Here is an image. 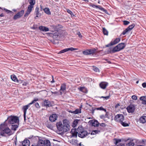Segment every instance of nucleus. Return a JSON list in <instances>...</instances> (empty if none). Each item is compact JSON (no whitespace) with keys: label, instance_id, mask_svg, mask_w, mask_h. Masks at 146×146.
Returning a JSON list of instances; mask_svg holds the SVG:
<instances>
[{"label":"nucleus","instance_id":"obj_1","mask_svg":"<svg viewBox=\"0 0 146 146\" xmlns=\"http://www.w3.org/2000/svg\"><path fill=\"white\" fill-rule=\"evenodd\" d=\"M0 129L4 132H1L0 133V136H5V134L4 132L9 135L13 134L11 130L7 127V125L5 122L0 125Z\"/></svg>","mask_w":146,"mask_h":146},{"label":"nucleus","instance_id":"obj_2","mask_svg":"<svg viewBox=\"0 0 146 146\" xmlns=\"http://www.w3.org/2000/svg\"><path fill=\"white\" fill-rule=\"evenodd\" d=\"M78 131V136L81 138H83L86 137L88 134L87 131L85 130L82 126L79 127L77 129Z\"/></svg>","mask_w":146,"mask_h":146},{"label":"nucleus","instance_id":"obj_3","mask_svg":"<svg viewBox=\"0 0 146 146\" xmlns=\"http://www.w3.org/2000/svg\"><path fill=\"white\" fill-rule=\"evenodd\" d=\"M126 45L124 43H121L118 44L114 47L110 51V53H114L123 49L125 46Z\"/></svg>","mask_w":146,"mask_h":146},{"label":"nucleus","instance_id":"obj_4","mask_svg":"<svg viewBox=\"0 0 146 146\" xmlns=\"http://www.w3.org/2000/svg\"><path fill=\"white\" fill-rule=\"evenodd\" d=\"M56 126L58 129L60 131L66 132L69 131L70 127L63 125L61 122H59L56 123Z\"/></svg>","mask_w":146,"mask_h":146},{"label":"nucleus","instance_id":"obj_5","mask_svg":"<svg viewBox=\"0 0 146 146\" xmlns=\"http://www.w3.org/2000/svg\"><path fill=\"white\" fill-rule=\"evenodd\" d=\"M7 121L10 124H14L18 122L19 119L17 116H11L8 118Z\"/></svg>","mask_w":146,"mask_h":146},{"label":"nucleus","instance_id":"obj_6","mask_svg":"<svg viewBox=\"0 0 146 146\" xmlns=\"http://www.w3.org/2000/svg\"><path fill=\"white\" fill-rule=\"evenodd\" d=\"M38 100V99L37 100H35L32 101L28 105L23 106V109L24 111V120H26V114L27 112V109L29 107V105H31L33 104V103L35 102L36 101Z\"/></svg>","mask_w":146,"mask_h":146},{"label":"nucleus","instance_id":"obj_7","mask_svg":"<svg viewBox=\"0 0 146 146\" xmlns=\"http://www.w3.org/2000/svg\"><path fill=\"white\" fill-rule=\"evenodd\" d=\"M124 117L122 114H117L115 117L114 119L116 121L120 123L124 120Z\"/></svg>","mask_w":146,"mask_h":146},{"label":"nucleus","instance_id":"obj_8","mask_svg":"<svg viewBox=\"0 0 146 146\" xmlns=\"http://www.w3.org/2000/svg\"><path fill=\"white\" fill-rule=\"evenodd\" d=\"M135 24L134 23L130 25L125 30H124L121 34V35H124L129 31H130L135 26Z\"/></svg>","mask_w":146,"mask_h":146},{"label":"nucleus","instance_id":"obj_9","mask_svg":"<svg viewBox=\"0 0 146 146\" xmlns=\"http://www.w3.org/2000/svg\"><path fill=\"white\" fill-rule=\"evenodd\" d=\"M47 34L51 36H52L53 38L55 40H58L60 37V34L58 31H56L53 34L50 33H48Z\"/></svg>","mask_w":146,"mask_h":146},{"label":"nucleus","instance_id":"obj_10","mask_svg":"<svg viewBox=\"0 0 146 146\" xmlns=\"http://www.w3.org/2000/svg\"><path fill=\"white\" fill-rule=\"evenodd\" d=\"M135 107L134 105L131 104L127 108L128 112L129 113H133L134 112Z\"/></svg>","mask_w":146,"mask_h":146},{"label":"nucleus","instance_id":"obj_11","mask_svg":"<svg viewBox=\"0 0 146 146\" xmlns=\"http://www.w3.org/2000/svg\"><path fill=\"white\" fill-rule=\"evenodd\" d=\"M24 13V10H22L17 13L13 17V19L14 20H17V19L20 18L23 15Z\"/></svg>","mask_w":146,"mask_h":146},{"label":"nucleus","instance_id":"obj_12","mask_svg":"<svg viewBox=\"0 0 146 146\" xmlns=\"http://www.w3.org/2000/svg\"><path fill=\"white\" fill-rule=\"evenodd\" d=\"M92 7L94 8H98L100 10H101L103 12L105 13H106L107 14L108 13V11L104 9V8L102 7L100 5H97L92 4Z\"/></svg>","mask_w":146,"mask_h":146},{"label":"nucleus","instance_id":"obj_13","mask_svg":"<svg viewBox=\"0 0 146 146\" xmlns=\"http://www.w3.org/2000/svg\"><path fill=\"white\" fill-rule=\"evenodd\" d=\"M33 7L34 6H32L29 5L28 6L27 12L24 15L25 17L27 16L30 13Z\"/></svg>","mask_w":146,"mask_h":146},{"label":"nucleus","instance_id":"obj_14","mask_svg":"<svg viewBox=\"0 0 146 146\" xmlns=\"http://www.w3.org/2000/svg\"><path fill=\"white\" fill-rule=\"evenodd\" d=\"M78 50L77 48H74L72 47H71L68 48H65L60 51L58 53L59 54L62 53L69 50L73 51Z\"/></svg>","mask_w":146,"mask_h":146},{"label":"nucleus","instance_id":"obj_15","mask_svg":"<svg viewBox=\"0 0 146 146\" xmlns=\"http://www.w3.org/2000/svg\"><path fill=\"white\" fill-rule=\"evenodd\" d=\"M108 85V83L104 82H102L100 83L99 86L101 88L103 89H105L106 88Z\"/></svg>","mask_w":146,"mask_h":146},{"label":"nucleus","instance_id":"obj_16","mask_svg":"<svg viewBox=\"0 0 146 146\" xmlns=\"http://www.w3.org/2000/svg\"><path fill=\"white\" fill-rule=\"evenodd\" d=\"M42 106L47 108L52 106V105L50 101L45 100L43 102Z\"/></svg>","mask_w":146,"mask_h":146},{"label":"nucleus","instance_id":"obj_17","mask_svg":"<svg viewBox=\"0 0 146 146\" xmlns=\"http://www.w3.org/2000/svg\"><path fill=\"white\" fill-rule=\"evenodd\" d=\"M98 110H102L105 112H106V110L103 108L102 107H100L98 108H92V114H93V113L95 111Z\"/></svg>","mask_w":146,"mask_h":146},{"label":"nucleus","instance_id":"obj_18","mask_svg":"<svg viewBox=\"0 0 146 146\" xmlns=\"http://www.w3.org/2000/svg\"><path fill=\"white\" fill-rule=\"evenodd\" d=\"M57 117L56 114H53L50 116L49 117L50 120L51 122H54L56 120Z\"/></svg>","mask_w":146,"mask_h":146},{"label":"nucleus","instance_id":"obj_19","mask_svg":"<svg viewBox=\"0 0 146 146\" xmlns=\"http://www.w3.org/2000/svg\"><path fill=\"white\" fill-rule=\"evenodd\" d=\"M71 133L72 135V136L77 137V134H78V131H77V129H72L71 130Z\"/></svg>","mask_w":146,"mask_h":146},{"label":"nucleus","instance_id":"obj_20","mask_svg":"<svg viewBox=\"0 0 146 146\" xmlns=\"http://www.w3.org/2000/svg\"><path fill=\"white\" fill-rule=\"evenodd\" d=\"M100 124V123L96 120H92V127H98Z\"/></svg>","mask_w":146,"mask_h":146},{"label":"nucleus","instance_id":"obj_21","mask_svg":"<svg viewBox=\"0 0 146 146\" xmlns=\"http://www.w3.org/2000/svg\"><path fill=\"white\" fill-rule=\"evenodd\" d=\"M39 8L36 7L35 9V12L36 15V17H35V19H37V17H40L41 15V14L39 13Z\"/></svg>","mask_w":146,"mask_h":146},{"label":"nucleus","instance_id":"obj_22","mask_svg":"<svg viewBox=\"0 0 146 146\" xmlns=\"http://www.w3.org/2000/svg\"><path fill=\"white\" fill-rule=\"evenodd\" d=\"M39 30L41 31L47 32L49 31V29L48 28L42 26H40L39 27Z\"/></svg>","mask_w":146,"mask_h":146},{"label":"nucleus","instance_id":"obj_23","mask_svg":"<svg viewBox=\"0 0 146 146\" xmlns=\"http://www.w3.org/2000/svg\"><path fill=\"white\" fill-rule=\"evenodd\" d=\"M69 112L74 114H78V113H81V109L80 108L76 109L74 111H70Z\"/></svg>","mask_w":146,"mask_h":146},{"label":"nucleus","instance_id":"obj_24","mask_svg":"<svg viewBox=\"0 0 146 146\" xmlns=\"http://www.w3.org/2000/svg\"><path fill=\"white\" fill-rule=\"evenodd\" d=\"M115 144L116 145V146H125L124 144L123 143L118 144L119 142L121 141L120 139H115Z\"/></svg>","mask_w":146,"mask_h":146},{"label":"nucleus","instance_id":"obj_25","mask_svg":"<svg viewBox=\"0 0 146 146\" xmlns=\"http://www.w3.org/2000/svg\"><path fill=\"white\" fill-rule=\"evenodd\" d=\"M30 142L28 139L25 140L22 143L23 146H29Z\"/></svg>","mask_w":146,"mask_h":146},{"label":"nucleus","instance_id":"obj_26","mask_svg":"<svg viewBox=\"0 0 146 146\" xmlns=\"http://www.w3.org/2000/svg\"><path fill=\"white\" fill-rule=\"evenodd\" d=\"M139 121L140 123H144L146 122V116H143L141 117L139 119Z\"/></svg>","mask_w":146,"mask_h":146},{"label":"nucleus","instance_id":"obj_27","mask_svg":"<svg viewBox=\"0 0 146 146\" xmlns=\"http://www.w3.org/2000/svg\"><path fill=\"white\" fill-rule=\"evenodd\" d=\"M38 146H45V141L42 140H39L38 142Z\"/></svg>","mask_w":146,"mask_h":146},{"label":"nucleus","instance_id":"obj_28","mask_svg":"<svg viewBox=\"0 0 146 146\" xmlns=\"http://www.w3.org/2000/svg\"><path fill=\"white\" fill-rule=\"evenodd\" d=\"M78 89L81 92L84 93H86L87 92V89L84 87H80L78 88Z\"/></svg>","mask_w":146,"mask_h":146},{"label":"nucleus","instance_id":"obj_29","mask_svg":"<svg viewBox=\"0 0 146 146\" xmlns=\"http://www.w3.org/2000/svg\"><path fill=\"white\" fill-rule=\"evenodd\" d=\"M66 89V85L65 84H62L61 85L60 88V94H62V92L61 91H62V92H64Z\"/></svg>","mask_w":146,"mask_h":146},{"label":"nucleus","instance_id":"obj_30","mask_svg":"<svg viewBox=\"0 0 146 146\" xmlns=\"http://www.w3.org/2000/svg\"><path fill=\"white\" fill-rule=\"evenodd\" d=\"M11 78L12 80L15 81V82L17 83H19V81L17 79L16 76L15 75H12L11 76ZM21 83V82H20Z\"/></svg>","mask_w":146,"mask_h":146},{"label":"nucleus","instance_id":"obj_31","mask_svg":"<svg viewBox=\"0 0 146 146\" xmlns=\"http://www.w3.org/2000/svg\"><path fill=\"white\" fill-rule=\"evenodd\" d=\"M63 125L67 126V127H70V125H69V121L68 120L66 119L63 120Z\"/></svg>","mask_w":146,"mask_h":146},{"label":"nucleus","instance_id":"obj_32","mask_svg":"<svg viewBox=\"0 0 146 146\" xmlns=\"http://www.w3.org/2000/svg\"><path fill=\"white\" fill-rule=\"evenodd\" d=\"M140 100L142 101V104H146V96L141 97L140 98Z\"/></svg>","mask_w":146,"mask_h":146},{"label":"nucleus","instance_id":"obj_33","mask_svg":"<svg viewBox=\"0 0 146 146\" xmlns=\"http://www.w3.org/2000/svg\"><path fill=\"white\" fill-rule=\"evenodd\" d=\"M120 41L119 38H117L113 41H111L113 45L118 43Z\"/></svg>","mask_w":146,"mask_h":146},{"label":"nucleus","instance_id":"obj_34","mask_svg":"<svg viewBox=\"0 0 146 146\" xmlns=\"http://www.w3.org/2000/svg\"><path fill=\"white\" fill-rule=\"evenodd\" d=\"M44 12L48 15H50L51 13L49 9L48 8H45L43 9Z\"/></svg>","mask_w":146,"mask_h":146},{"label":"nucleus","instance_id":"obj_35","mask_svg":"<svg viewBox=\"0 0 146 146\" xmlns=\"http://www.w3.org/2000/svg\"><path fill=\"white\" fill-rule=\"evenodd\" d=\"M83 53L84 54L88 55L91 54V51L90 50H87L83 52Z\"/></svg>","mask_w":146,"mask_h":146},{"label":"nucleus","instance_id":"obj_36","mask_svg":"<svg viewBox=\"0 0 146 146\" xmlns=\"http://www.w3.org/2000/svg\"><path fill=\"white\" fill-rule=\"evenodd\" d=\"M30 4L29 5L34 6V5L35 3V0H28Z\"/></svg>","mask_w":146,"mask_h":146},{"label":"nucleus","instance_id":"obj_37","mask_svg":"<svg viewBox=\"0 0 146 146\" xmlns=\"http://www.w3.org/2000/svg\"><path fill=\"white\" fill-rule=\"evenodd\" d=\"M18 127V125H12L11 129L12 130L15 131Z\"/></svg>","mask_w":146,"mask_h":146},{"label":"nucleus","instance_id":"obj_38","mask_svg":"<svg viewBox=\"0 0 146 146\" xmlns=\"http://www.w3.org/2000/svg\"><path fill=\"white\" fill-rule=\"evenodd\" d=\"M45 146H50V143L49 141L48 140H45Z\"/></svg>","mask_w":146,"mask_h":146},{"label":"nucleus","instance_id":"obj_39","mask_svg":"<svg viewBox=\"0 0 146 146\" xmlns=\"http://www.w3.org/2000/svg\"><path fill=\"white\" fill-rule=\"evenodd\" d=\"M92 55H93L94 56H95L96 55V54L97 53V51L96 49L94 48L92 49Z\"/></svg>","mask_w":146,"mask_h":146},{"label":"nucleus","instance_id":"obj_40","mask_svg":"<svg viewBox=\"0 0 146 146\" xmlns=\"http://www.w3.org/2000/svg\"><path fill=\"white\" fill-rule=\"evenodd\" d=\"M104 33V35H108V32L107 30L105 29L104 28H103V31H102Z\"/></svg>","mask_w":146,"mask_h":146},{"label":"nucleus","instance_id":"obj_41","mask_svg":"<svg viewBox=\"0 0 146 146\" xmlns=\"http://www.w3.org/2000/svg\"><path fill=\"white\" fill-rule=\"evenodd\" d=\"M92 67L93 68L92 69L94 71L96 72H99L100 70L98 68L94 66H93Z\"/></svg>","mask_w":146,"mask_h":146},{"label":"nucleus","instance_id":"obj_42","mask_svg":"<svg viewBox=\"0 0 146 146\" xmlns=\"http://www.w3.org/2000/svg\"><path fill=\"white\" fill-rule=\"evenodd\" d=\"M134 145V143L133 142V140L130 141V142L126 144L127 146H133Z\"/></svg>","mask_w":146,"mask_h":146},{"label":"nucleus","instance_id":"obj_43","mask_svg":"<svg viewBox=\"0 0 146 146\" xmlns=\"http://www.w3.org/2000/svg\"><path fill=\"white\" fill-rule=\"evenodd\" d=\"M100 131L98 130H92V135L96 134L100 132Z\"/></svg>","mask_w":146,"mask_h":146},{"label":"nucleus","instance_id":"obj_44","mask_svg":"<svg viewBox=\"0 0 146 146\" xmlns=\"http://www.w3.org/2000/svg\"><path fill=\"white\" fill-rule=\"evenodd\" d=\"M121 123L124 127H127L129 126V124L125 122H123V121H122V122Z\"/></svg>","mask_w":146,"mask_h":146},{"label":"nucleus","instance_id":"obj_45","mask_svg":"<svg viewBox=\"0 0 146 146\" xmlns=\"http://www.w3.org/2000/svg\"><path fill=\"white\" fill-rule=\"evenodd\" d=\"M91 118V117L87 118L85 119V121H86V123L88 122V124H89L90 125H91V120H90L89 121H88V119H90Z\"/></svg>","mask_w":146,"mask_h":146},{"label":"nucleus","instance_id":"obj_46","mask_svg":"<svg viewBox=\"0 0 146 146\" xmlns=\"http://www.w3.org/2000/svg\"><path fill=\"white\" fill-rule=\"evenodd\" d=\"M66 10H67V12L68 13H69L71 15V16H74V14L72 12V11H70V10H69L68 9H67Z\"/></svg>","mask_w":146,"mask_h":146},{"label":"nucleus","instance_id":"obj_47","mask_svg":"<svg viewBox=\"0 0 146 146\" xmlns=\"http://www.w3.org/2000/svg\"><path fill=\"white\" fill-rule=\"evenodd\" d=\"M110 96L109 95L108 96H101L100 97V98H104L105 99V100H107L110 97Z\"/></svg>","mask_w":146,"mask_h":146},{"label":"nucleus","instance_id":"obj_48","mask_svg":"<svg viewBox=\"0 0 146 146\" xmlns=\"http://www.w3.org/2000/svg\"><path fill=\"white\" fill-rule=\"evenodd\" d=\"M123 24L125 25H127L129 23V22L127 21H123Z\"/></svg>","mask_w":146,"mask_h":146},{"label":"nucleus","instance_id":"obj_49","mask_svg":"<svg viewBox=\"0 0 146 146\" xmlns=\"http://www.w3.org/2000/svg\"><path fill=\"white\" fill-rule=\"evenodd\" d=\"M134 100H136L137 99V96L135 95L132 96L131 97Z\"/></svg>","mask_w":146,"mask_h":146},{"label":"nucleus","instance_id":"obj_50","mask_svg":"<svg viewBox=\"0 0 146 146\" xmlns=\"http://www.w3.org/2000/svg\"><path fill=\"white\" fill-rule=\"evenodd\" d=\"M113 45V43H112L111 42L110 43L106 45V46L107 47H108Z\"/></svg>","mask_w":146,"mask_h":146},{"label":"nucleus","instance_id":"obj_51","mask_svg":"<svg viewBox=\"0 0 146 146\" xmlns=\"http://www.w3.org/2000/svg\"><path fill=\"white\" fill-rule=\"evenodd\" d=\"M100 125L101 126L104 127H105L106 126V125L104 123H102L100 124Z\"/></svg>","mask_w":146,"mask_h":146},{"label":"nucleus","instance_id":"obj_52","mask_svg":"<svg viewBox=\"0 0 146 146\" xmlns=\"http://www.w3.org/2000/svg\"><path fill=\"white\" fill-rule=\"evenodd\" d=\"M100 117L102 119H104L106 117L105 115H102L100 116Z\"/></svg>","mask_w":146,"mask_h":146},{"label":"nucleus","instance_id":"obj_53","mask_svg":"<svg viewBox=\"0 0 146 146\" xmlns=\"http://www.w3.org/2000/svg\"><path fill=\"white\" fill-rule=\"evenodd\" d=\"M78 122V120H74L73 122V124L75 125H77Z\"/></svg>","mask_w":146,"mask_h":146},{"label":"nucleus","instance_id":"obj_54","mask_svg":"<svg viewBox=\"0 0 146 146\" xmlns=\"http://www.w3.org/2000/svg\"><path fill=\"white\" fill-rule=\"evenodd\" d=\"M142 86L144 88H146V82H144L142 84Z\"/></svg>","mask_w":146,"mask_h":146},{"label":"nucleus","instance_id":"obj_55","mask_svg":"<svg viewBox=\"0 0 146 146\" xmlns=\"http://www.w3.org/2000/svg\"><path fill=\"white\" fill-rule=\"evenodd\" d=\"M35 106L37 108H39L40 107V106L39 104L38 103H36L35 104Z\"/></svg>","mask_w":146,"mask_h":146},{"label":"nucleus","instance_id":"obj_56","mask_svg":"<svg viewBox=\"0 0 146 146\" xmlns=\"http://www.w3.org/2000/svg\"><path fill=\"white\" fill-rule=\"evenodd\" d=\"M92 1L94 2L95 3H96L98 2V3H99V0H92Z\"/></svg>","mask_w":146,"mask_h":146},{"label":"nucleus","instance_id":"obj_57","mask_svg":"<svg viewBox=\"0 0 146 146\" xmlns=\"http://www.w3.org/2000/svg\"><path fill=\"white\" fill-rule=\"evenodd\" d=\"M104 60L106 61L108 63H109V64H111V62L110 61H109L108 60V59H104Z\"/></svg>","mask_w":146,"mask_h":146},{"label":"nucleus","instance_id":"obj_58","mask_svg":"<svg viewBox=\"0 0 146 146\" xmlns=\"http://www.w3.org/2000/svg\"><path fill=\"white\" fill-rule=\"evenodd\" d=\"M120 106V105L119 104H117L115 106V108H118L119 106Z\"/></svg>","mask_w":146,"mask_h":146},{"label":"nucleus","instance_id":"obj_59","mask_svg":"<svg viewBox=\"0 0 146 146\" xmlns=\"http://www.w3.org/2000/svg\"><path fill=\"white\" fill-rule=\"evenodd\" d=\"M78 35L79 37L81 38L82 37L81 34L79 32L78 33Z\"/></svg>","mask_w":146,"mask_h":146},{"label":"nucleus","instance_id":"obj_60","mask_svg":"<svg viewBox=\"0 0 146 146\" xmlns=\"http://www.w3.org/2000/svg\"><path fill=\"white\" fill-rule=\"evenodd\" d=\"M22 85L23 86H26L27 85V83L26 82H24V83H23L22 84Z\"/></svg>","mask_w":146,"mask_h":146},{"label":"nucleus","instance_id":"obj_61","mask_svg":"<svg viewBox=\"0 0 146 146\" xmlns=\"http://www.w3.org/2000/svg\"><path fill=\"white\" fill-rule=\"evenodd\" d=\"M51 93L52 94H57L58 93V92H52Z\"/></svg>","mask_w":146,"mask_h":146},{"label":"nucleus","instance_id":"obj_62","mask_svg":"<svg viewBox=\"0 0 146 146\" xmlns=\"http://www.w3.org/2000/svg\"><path fill=\"white\" fill-rule=\"evenodd\" d=\"M52 80L51 81V82L52 83H53V82H54V80L53 77L52 76Z\"/></svg>","mask_w":146,"mask_h":146},{"label":"nucleus","instance_id":"obj_63","mask_svg":"<svg viewBox=\"0 0 146 146\" xmlns=\"http://www.w3.org/2000/svg\"><path fill=\"white\" fill-rule=\"evenodd\" d=\"M106 113L105 115L106 117H107L108 115V113L106 112Z\"/></svg>","mask_w":146,"mask_h":146},{"label":"nucleus","instance_id":"obj_64","mask_svg":"<svg viewBox=\"0 0 146 146\" xmlns=\"http://www.w3.org/2000/svg\"><path fill=\"white\" fill-rule=\"evenodd\" d=\"M40 10L42 11L43 10L42 8V6L40 5Z\"/></svg>","mask_w":146,"mask_h":146}]
</instances>
